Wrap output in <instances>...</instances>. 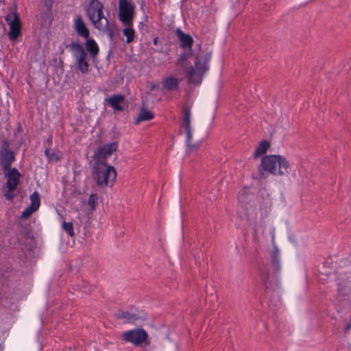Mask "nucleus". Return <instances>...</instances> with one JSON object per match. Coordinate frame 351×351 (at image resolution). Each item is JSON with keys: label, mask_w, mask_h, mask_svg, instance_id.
<instances>
[{"label": "nucleus", "mask_w": 351, "mask_h": 351, "mask_svg": "<svg viewBox=\"0 0 351 351\" xmlns=\"http://www.w3.org/2000/svg\"><path fill=\"white\" fill-rule=\"evenodd\" d=\"M237 214L242 219H246L250 223L256 221L257 215L254 207L253 195L247 188L243 189L238 195Z\"/></svg>", "instance_id": "1"}, {"label": "nucleus", "mask_w": 351, "mask_h": 351, "mask_svg": "<svg viewBox=\"0 0 351 351\" xmlns=\"http://www.w3.org/2000/svg\"><path fill=\"white\" fill-rule=\"evenodd\" d=\"M210 58L209 52H202L197 55L195 66L190 67L186 71L190 83L199 84L202 82L203 75L208 69V63Z\"/></svg>", "instance_id": "2"}, {"label": "nucleus", "mask_w": 351, "mask_h": 351, "mask_svg": "<svg viewBox=\"0 0 351 351\" xmlns=\"http://www.w3.org/2000/svg\"><path fill=\"white\" fill-rule=\"evenodd\" d=\"M103 10L104 5L99 0H90L86 10L89 21L99 30L108 29V20L105 17Z\"/></svg>", "instance_id": "3"}, {"label": "nucleus", "mask_w": 351, "mask_h": 351, "mask_svg": "<svg viewBox=\"0 0 351 351\" xmlns=\"http://www.w3.org/2000/svg\"><path fill=\"white\" fill-rule=\"evenodd\" d=\"M93 178L97 186L104 188L112 186L117 177V171L114 167L107 164L94 165Z\"/></svg>", "instance_id": "4"}, {"label": "nucleus", "mask_w": 351, "mask_h": 351, "mask_svg": "<svg viewBox=\"0 0 351 351\" xmlns=\"http://www.w3.org/2000/svg\"><path fill=\"white\" fill-rule=\"evenodd\" d=\"M261 166L265 171L274 175L283 176L288 173L289 163L280 155L267 156L262 158Z\"/></svg>", "instance_id": "5"}, {"label": "nucleus", "mask_w": 351, "mask_h": 351, "mask_svg": "<svg viewBox=\"0 0 351 351\" xmlns=\"http://www.w3.org/2000/svg\"><path fill=\"white\" fill-rule=\"evenodd\" d=\"M75 62L77 64V69L82 73H86L88 71V62L87 60V54L83 47L77 42H72L69 45Z\"/></svg>", "instance_id": "6"}, {"label": "nucleus", "mask_w": 351, "mask_h": 351, "mask_svg": "<svg viewBox=\"0 0 351 351\" xmlns=\"http://www.w3.org/2000/svg\"><path fill=\"white\" fill-rule=\"evenodd\" d=\"M4 173L5 177L7 178L5 182L7 191L5 193L4 196L8 200L12 201L15 197L14 191L20 182L21 174L16 168L4 171Z\"/></svg>", "instance_id": "7"}, {"label": "nucleus", "mask_w": 351, "mask_h": 351, "mask_svg": "<svg viewBox=\"0 0 351 351\" xmlns=\"http://www.w3.org/2000/svg\"><path fill=\"white\" fill-rule=\"evenodd\" d=\"M121 339L129 342L134 346H139L143 343H149L147 341L148 334L143 328H135L123 332L121 334Z\"/></svg>", "instance_id": "8"}, {"label": "nucleus", "mask_w": 351, "mask_h": 351, "mask_svg": "<svg viewBox=\"0 0 351 351\" xmlns=\"http://www.w3.org/2000/svg\"><path fill=\"white\" fill-rule=\"evenodd\" d=\"M135 6L128 0H119V18L123 25L133 24Z\"/></svg>", "instance_id": "9"}, {"label": "nucleus", "mask_w": 351, "mask_h": 351, "mask_svg": "<svg viewBox=\"0 0 351 351\" xmlns=\"http://www.w3.org/2000/svg\"><path fill=\"white\" fill-rule=\"evenodd\" d=\"M118 147L117 142H112L100 147L95 152L93 158L94 165L106 164V159L109 158L113 152H116Z\"/></svg>", "instance_id": "10"}, {"label": "nucleus", "mask_w": 351, "mask_h": 351, "mask_svg": "<svg viewBox=\"0 0 351 351\" xmlns=\"http://www.w3.org/2000/svg\"><path fill=\"white\" fill-rule=\"evenodd\" d=\"M5 21L10 27L8 37L10 40H15L21 34V24L16 12H10L5 16Z\"/></svg>", "instance_id": "11"}, {"label": "nucleus", "mask_w": 351, "mask_h": 351, "mask_svg": "<svg viewBox=\"0 0 351 351\" xmlns=\"http://www.w3.org/2000/svg\"><path fill=\"white\" fill-rule=\"evenodd\" d=\"M338 282L337 298L345 300L351 291V274H339L337 278Z\"/></svg>", "instance_id": "12"}, {"label": "nucleus", "mask_w": 351, "mask_h": 351, "mask_svg": "<svg viewBox=\"0 0 351 351\" xmlns=\"http://www.w3.org/2000/svg\"><path fill=\"white\" fill-rule=\"evenodd\" d=\"M8 147V145L5 143V145L2 146L0 149V163L3 171L12 169V163L15 160L14 152L10 150Z\"/></svg>", "instance_id": "13"}, {"label": "nucleus", "mask_w": 351, "mask_h": 351, "mask_svg": "<svg viewBox=\"0 0 351 351\" xmlns=\"http://www.w3.org/2000/svg\"><path fill=\"white\" fill-rule=\"evenodd\" d=\"M73 28L77 36L86 39L90 36V31L80 14L73 20Z\"/></svg>", "instance_id": "14"}, {"label": "nucleus", "mask_w": 351, "mask_h": 351, "mask_svg": "<svg viewBox=\"0 0 351 351\" xmlns=\"http://www.w3.org/2000/svg\"><path fill=\"white\" fill-rule=\"evenodd\" d=\"M125 97L123 95H113L105 99L108 104L113 108L114 111H123L124 108L122 106Z\"/></svg>", "instance_id": "15"}, {"label": "nucleus", "mask_w": 351, "mask_h": 351, "mask_svg": "<svg viewBox=\"0 0 351 351\" xmlns=\"http://www.w3.org/2000/svg\"><path fill=\"white\" fill-rule=\"evenodd\" d=\"M176 36L180 41V47L191 49L193 43V39L189 34H185L180 29H176Z\"/></svg>", "instance_id": "16"}, {"label": "nucleus", "mask_w": 351, "mask_h": 351, "mask_svg": "<svg viewBox=\"0 0 351 351\" xmlns=\"http://www.w3.org/2000/svg\"><path fill=\"white\" fill-rule=\"evenodd\" d=\"M179 84L178 78L171 75L166 77L162 82V86L167 90H173L177 89Z\"/></svg>", "instance_id": "17"}, {"label": "nucleus", "mask_w": 351, "mask_h": 351, "mask_svg": "<svg viewBox=\"0 0 351 351\" xmlns=\"http://www.w3.org/2000/svg\"><path fill=\"white\" fill-rule=\"evenodd\" d=\"M86 49L89 52L90 56L94 58L99 53V47L97 43L93 38H87L85 43Z\"/></svg>", "instance_id": "18"}, {"label": "nucleus", "mask_w": 351, "mask_h": 351, "mask_svg": "<svg viewBox=\"0 0 351 351\" xmlns=\"http://www.w3.org/2000/svg\"><path fill=\"white\" fill-rule=\"evenodd\" d=\"M280 252L276 246H274V250L271 254V264L274 267V269L276 272L280 271Z\"/></svg>", "instance_id": "19"}, {"label": "nucleus", "mask_w": 351, "mask_h": 351, "mask_svg": "<svg viewBox=\"0 0 351 351\" xmlns=\"http://www.w3.org/2000/svg\"><path fill=\"white\" fill-rule=\"evenodd\" d=\"M125 28L123 29V34L126 37V43H131L135 38V32L132 28V24L123 25Z\"/></svg>", "instance_id": "20"}, {"label": "nucleus", "mask_w": 351, "mask_h": 351, "mask_svg": "<svg viewBox=\"0 0 351 351\" xmlns=\"http://www.w3.org/2000/svg\"><path fill=\"white\" fill-rule=\"evenodd\" d=\"M269 146H270V144L268 141H261L259 143L258 146L257 147L255 152L254 153V157L255 158H256L259 157L260 156L266 153V152L269 149Z\"/></svg>", "instance_id": "21"}, {"label": "nucleus", "mask_w": 351, "mask_h": 351, "mask_svg": "<svg viewBox=\"0 0 351 351\" xmlns=\"http://www.w3.org/2000/svg\"><path fill=\"white\" fill-rule=\"evenodd\" d=\"M182 124L184 129L191 128V108L184 106L183 109Z\"/></svg>", "instance_id": "22"}, {"label": "nucleus", "mask_w": 351, "mask_h": 351, "mask_svg": "<svg viewBox=\"0 0 351 351\" xmlns=\"http://www.w3.org/2000/svg\"><path fill=\"white\" fill-rule=\"evenodd\" d=\"M118 319H123L125 322H133L137 319V316L135 314L129 313L128 311H119L117 314Z\"/></svg>", "instance_id": "23"}, {"label": "nucleus", "mask_w": 351, "mask_h": 351, "mask_svg": "<svg viewBox=\"0 0 351 351\" xmlns=\"http://www.w3.org/2000/svg\"><path fill=\"white\" fill-rule=\"evenodd\" d=\"M153 118L154 115L151 112L146 110L145 109H142L138 116L136 123V124H138L141 121H149L152 119Z\"/></svg>", "instance_id": "24"}, {"label": "nucleus", "mask_w": 351, "mask_h": 351, "mask_svg": "<svg viewBox=\"0 0 351 351\" xmlns=\"http://www.w3.org/2000/svg\"><path fill=\"white\" fill-rule=\"evenodd\" d=\"M45 155L50 162H57L60 158V153L59 152L51 150L48 148L45 150Z\"/></svg>", "instance_id": "25"}, {"label": "nucleus", "mask_w": 351, "mask_h": 351, "mask_svg": "<svg viewBox=\"0 0 351 351\" xmlns=\"http://www.w3.org/2000/svg\"><path fill=\"white\" fill-rule=\"evenodd\" d=\"M31 203L29 206L37 210L40 204V195L37 191H34L29 197Z\"/></svg>", "instance_id": "26"}, {"label": "nucleus", "mask_w": 351, "mask_h": 351, "mask_svg": "<svg viewBox=\"0 0 351 351\" xmlns=\"http://www.w3.org/2000/svg\"><path fill=\"white\" fill-rule=\"evenodd\" d=\"M62 228L70 237H74L75 233L73 228V223L71 222L63 221L62 223Z\"/></svg>", "instance_id": "27"}, {"label": "nucleus", "mask_w": 351, "mask_h": 351, "mask_svg": "<svg viewBox=\"0 0 351 351\" xmlns=\"http://www.w3.org/2000/svg\"><path fill=\"white\" fill-rule=\"evenodd\" d=\"M191 53H183L180 54L177 60L176 64L178 66H183L184 62L191 57Z\"/></svg>", "instance_id": "28"}, {"label": "nucleus", "mask_w": 351, "mask_h": 351, "mask_svg": "<svg viewBox=\"0 0 351 351\" xmlns=\"http://www.w3.org/2000/svg\"><path fill=\"white\" fill-rule=\"evenodd\" d=\"M41 20L42 23L45 25H47V23H50L51 21V12L49 9H48L47 12L42 14Z\"/></svg>", "instance_id": "29"}, {"label": "nucleus", "mask_w": 351, "mask_h": 351, "mask_svg": "<svg viewBox=\"0 0 351 351\" xmlns=\"http://www.w3.org/2000/svg\"><path fill=\"white\" fill-rule=\"evenodd\" d=\"M270 207H271V201L269 199H267L261 206V213H263V212H264V214L266 216L269 210Z\"/></svg>", "instance_id": "30"}, {"label": "nucleus", "mask_w": 351, "mask_h": 351, "mask_svg": "<svg viewBox=\"0 0 351 351\" xmlns=\"http://www.w3.org/2000/svg\"><path fill=\"white\" fill-rule=\"evenodd\" d=\"M36 210L34 208L29 206L22 212L21 217L23 219H27Z\"/></svg>", "instance_id": "31"}, {"label": "nucleus", "mask_w": 351, "mask_h": 351, "mask_svg": "<svg viewBox=\"0 0 351 351\" xmlns=\"http://www.w3.org/2000/svg\"><path fill=\"white\" fill-rule=\"evenodd\" d=\"M98 197L97 194L92 193L88 198V204L92 208H94L97 204Z\"/></svg>", "instance_id": "32"}, {"label": "nucleus", "mask_w": 351, "mask_h": 351, "mask_svg": "<svg viewBox=\"0 0 351 351\" xmlns=\"http://www.w3.org/2000/svg\"><path fill=\"white\" fill-rule=\"evenodd\" d=\"M200 146V142H197L195 143H192L191 142L189 144H187L188 151L189 152H194L199 149Z\"/></svg>", "instance_id": "33"}, {"label": "nucleus", "mask_w": 351, "mask_h": 351, "mask_svg": "<svg viewBox=\"0 0 351 351\" xmlns=\"http://www.w3.org/2000/svg\"><path fill=\"white\" fill-rule=\"evenodd\" d=\"M185 131H186V144H189V143L191 142L192 138H193L192 129H191V128H186V129H185Z\"/></svg>", "instance_id": "34"}, {"label": "nucleus", "mask_w": 351, "mask_h": 351, "mask_svg": "<svg viewBox=\"0 0 351 351\" xmlns=\"http://www.w3.org/2000/svg\"><path fill=\"white\" fill-rule=\"evenodd\" d=\"M350 329H351V315H350L349 322L346 324V326L344 327V332L348 333Z\"/></svg>", "instance_id": "35"}, {"label": "nucleus", "mask_w": 351, "mask_h": 351, "mask_svg": "<svg viewBox=\"0 0 351 351\" xmlns=\"http://www.w3.org/2000/svg\"><path fill=\"white\" fill-rule=\"evenodd\" d=\"M103 32H107L108 33V36L110 37V39H112L113 38V36H114V34L112 32V31L110 29L109 27V24L108 25V29H105V30H102Z\"/></svg>", "instance_id": "36"}, {"label": "nucleus", "mask_w": 351, "mask_h": 351, "mask_svg": "<svg viewBox=\"0 0 351 351\" xmlns=\"http://www.w3.org/2000/svg\"><path fill=\"white\" fill-rule=\"evenodd\" d=\"M49 144H51L52 143V137H50L49 138H48L47 140Z\"/></svg>", "instance_id": "37"}, {"label": "nucleus", "mask_w": 351, "mask_h": 351, "mask_svg": "<svg viewBox=\"0 0 351 351\" xmlns=\"http://www.w3.org/2000/svg\"><path fill=\"white\" fill-rule=\"evenodd\" d=\"M157 39H158L157 38H155L154 39V45H156V44H157Z\"/></svg>", "instance_id": "38"}]
</instances>
